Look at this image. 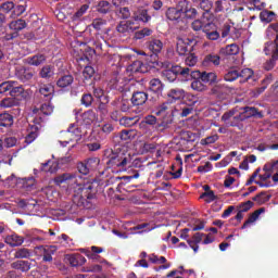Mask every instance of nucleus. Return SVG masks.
Segmentation results:
<instances>
[{"label": "nucleus", "mask_w": 278, "mask_h": 278, "mask_svg": "<svg viewBox=\"0 0 278 278\" xmlns=\"http://www.w3.org/2000/svg\"><path fill=\"white\" fill-rule=\"evenodd\" d=\"M80 176L75 173H63L54 177L55 185H67L74 190L72 202L78 207H87L90 201L97 198V184L92 181H79Z\"/></svg>", "instance_id": "f257e3e1"}, {"label": "nucleus", "mask_w": 278, "mask_h": 278, "mask_svg": "<svg viewBox=\"0 0 278 278\" xmlns=\"http://www.w3.org/2000/svg\"><path fill=\"white\" fill-rule=\"evenodd\" d=\"M104 160L106 167L116 169L117 172H126L127 168L140 167L139 161H132V156L124 148H114L104 150Z\"/></svg>", "instance_id": "f03ea898"}, {"label": "nucleus", "mask_w": 278, "mask_h": 278, "mask_svg": "<svg viewBox=\"0 0 278 278\" xmlns=\"http://www.w3.org/2000/svg\"><path fill=\"white\" fill-rule=\"evenodd\" d=\"M190 68L189 67H181V66H173L162 72V76L168 83H174L177 80L178 76H181L185 79H189Z\"/></svg>", "instance_id": "7ed1b4c3"}, {"label": "nucleus", "mask_w": 278, "mask_h": 278, "mask_svg": "<svg viewBox=\"0 0 278 278\" xmlns=\"http://www.w3.org/2000/svg\"><path fill=\"white\" fill-rule=\"evenodd\" d=\"M53 112L54 105L51 103V101L41 104L39 108L33 109V114L37 115L35 119H33V123H35V125H40L42 122H45V116H51Z\"/></svg>", "instance_id": "20e7f679"}, {"label": "nucleus", "mask_w": 278, "mask_h": 278, "mask_svg": "<svg viewBox=\"0 0 278 278\" xmlns=\"http://www.w3.org/2000/svg\"><path fill=\"white\" fill-rule=\"evenodd\" d=\"M157 101V97L153 96L149 98V93L144 91H134L130 97V103H132L134 106H142L148 102L156 103Z\"/></svg>", "instance_id": "39448f33"}, {"label": "nucleus", "mask_w": 278, "mask_h": 278, "mask_svg": "<svg viewBox=\"0 0 278 278\" xmlns=\"http://www.w3.org/2000/svg\"><path fill=\"white\" fill-rule=\"evenodd\" d=\"M147 48L150 51L152 63L155 64L159 61V54L162 53L163 41L160 39H150L147 42Z\"/></svg>", "instance_id": "423d86ee"}, {"label": "nucleus", "mask_w": 278, "mask_h": 278, "mask_svg": "<svg viewBox=\"0 0 278 278\" xmlns=\"http://www.w3.org/2000/svg\"><path fill=\"white\" fill-rule=\"evenodd\" d=\"M36 72L33 67L17 66L15 67V76L18 81L28 83L31 81Z\"/></svg>", "instance_id": "0eeeda50"}, {"label": "nucleus", "mask_w": 278, "mask_h": 278, "mask_svg": "<svg viewBox=\"0 0 278 278\" xmlns=\"http://www.w3.org/2000/svg\"><path fill=\"white\" fill-rule=\"evenodd\" d=\"M139 26L136 25V22L132 20L123 21L116 25V31L122 34L123 36H129L130 34L135 33Z\"/></svg>", "instance_id": "6e6552de"}, {"label": "nucleus", "mask_w": 278, "mask_h": 278, "mask_svg": "<svg viewBox=\"0 0 278 278\" xmlns=\"http://www.w3.org/2000/svg\"><path fill=\"white\" fill-rule=\"evenodd\" d=\"M179 8L187 20H195L197 16L199 15L198 10L191 7L188 0H180Z\"/></svg>", "instance_id": "1a4fd4ad"}, {"label": "nucleus", "mask_w": 278, "mask_h": 278, "mask_svg": "<svg viewBox=\"0 0 278 278\" xmlns=\"http://www.w3.org/2000/svg\"><path fill=\"white\" fill-rule=\"evenodd\" d=\"M165 15L169 22H179L182 17V10L179 7V2L176 7L167 8Z\"/></svg>", "instance_id": "9d476101"}, {"label": "nucleus", "mask_w": 278, "mask_h": 278, "mask_svg": "<svg viewBox=\"0 0 278 278\" xmlns=\"http://www.w3.org/2000/svg\"><path fill=\"white\" fill-rule=\"evenodd\" d=\"M149 90L154 93V98L159 99L164 90V85L159 78H152L149 81Z\"/></svg>", "instance_id": "9b49d317"}, {"label": "nucleus", "mask_w": 278, "mask_h": 278, "mask_svg": "<svg viewBox=\"0 0 278 278\" xmlns=\"http://www.w3.org/2000/svg\"><path fill=\"white\" fill-rule=\"evenodd\" d=\"M36 249L42 252L43 262H52V255H54L55 251H58V248L55 245H38Z\"/></svg>", "instance_id": "f8f14e48"}, {"label": "nucleus", "mask_w": 278, "mask_h": 278, "mask_svg": "<svg viewBox=\"0 0 278 278\" xmlns=\"http://www.w3.org/2000/svg\"><path fill=\"white\" fill-rule=\"evenodd\" d=\"M38 92L45 98V101L51 102L54 96V86L52 84H43L39 86Z\"/></svg>", "instance_id": "ddd939ff"}, {"label": "nucleus", "mask_w": 278, "mask_h": 278, "mask_svg": "<svg viewBox=\"0 0 278 278\" xmlns=\"http://www.w3.org/2000/svg\"><path fill=\"white\" fill-rule=\"evenodd\" d=\"M65 260L68 261V264L72 267L84 266L87 262L86 257L79 253L68 254L65 256Z\"/></svg>", "instance_id": "4468645a"}, {"label": "nucleus", "mask_w": 278, "mask_h": 278, "mask_svg": "<svg viewBox=\"0 0 278 278\" xmlns=\"http://www.w3.org/2000/svg\"><path fill=\"white\" fill-rule=\"evenodd\" d=\"M191 51L192 46H190L188 41H185L184 39H178V41L176 42V53H178L179 56L189 55Z\"/></svg>", "instance_id": "2eb2a0df"}, {"label": "nucleus", "mask_w": 278, "mask_h": 278, "mask_svg": "<svg viewBox=\"0 0 278 278\" xmlns=\"http://www.w3.org/2000/svg\"><path fill=\"white\" fill-rule=\"evenodd\" d=\"M18 188L25 190L26 192H30L36 188V180L34 177L29 178H18Z\"/></svg>", "instance_id": "dca6fc26"}, {"label": "nucleus", "mask_w": 278, "mask_h": 278, "mask_svg": "<svg viewBox=\"0 0 278 278\" xmlns=\"http://www.w3.org/2000/svg\"><path fill=\"white\" fill-rule=\"evenodd\" d=\"M39 130H40L39 124H35L30 126V128L28 129V135H26L24 140L26 146L31 144L39 137Z\"/></svg>", "instance_id": "f3484780"}, {"label": "nucleus", "mask_w": 278, "mask_h": 278, "mask_svg": "<svg viewBox=\"0 0 278 278\" xmlns=\"http://www.w3.org/2000/svg\"><path fill=\"white\" fill-rule=\"evenodd\" d=\"M241 110H243V112H241L240 114H243V117H245V119H249L251 117L262 119L264 116L263 113L254 106H244Z\"/></svg>", "instance_id": "a211bd4d"}, {"label": "nucleus", "mask_w": 278, "mask_h": 278, "mask_svg": "<svg viewBox=\"0 0 278 278\" xmlns=\"http://www.w3.org/2000/svg\"><path fill=\"white\" fill-rule=\"evenodd\" d=\"M273 177V173L265 172L264 175H258V179L254 181V185H257L260 188H273L275 185L273 181L268 180Z\"/></svg>", "instance_id": "6ab92c4d"}, {"label": "nucleus", "mask_w": 278, "mask_h": 278, "mask_svg": "<svg viewBox=\"0 0 278 278\" xmlns=\"http://www.w3.org/2000/svg\"><path fill=\"white\" fill-rule=\"evenodd\" d=\"M134 22L149 23L151 21V15L149 10L140 8L132 14Z\"/></svg>", "instance_id": "aec40b11"}, {"label": "nucleus", "mask_w": 278, "mask_h": 278, "mask_svg": "<svg viewBox=\"0 0 278 278\" xmlns=\"http://www.w3.org/2000/svg\"><path fill=\"white\" fill-rule=\"evenodd\" d=\"M68 141H63V143L68 144L70 141H77L81 137V131L79 127L75 124H71L67 129Z\"/></svg>", "instance_id": "412c9836"}, {"label": "nucleus", "mask_w": 278, "mask_h": 278, "mask_svg": "<svg viewBox=\"0 0 278 278\" xmlns=\"http://www.w3.org/2000/svg\"><path fill=\"white\" fill-rule=\"evenodd\" d=\"M186 94L187 93L184 89L175 88L168 90L167 98L169 102L175 103L177 101L182 100Z\"/></svg>", "instance_id": "4be33fe9"}, {"label": "nucleus", "mask_w": 278, "mask_h": 278, "mask_svg": "<svg viewBox=\"0 0 278 278\" xmlns=\"http://www.w3.org/2000/svg\"><path fill=\"white\" fill-rule=\"evenodd\" d=\"M46 61H47V56L40 53L25 59V63L31 66L42 65L46 63Z\"/></svg>", "instance_id": "5701e85b"}, {"label": "nucleus", "mask_w": 278, "mask_h": 278, "mask_svg": "<svg viewBox=\"0 0 278 278\" xmlns=\"http://www.w3.org/2000/svg\"><path fill=\"white\" fill-rule=\"evenodd\" d=\"M11 268L22 273H28L29 270H31V263H29L28 261L20 260L11 263Z\"/></svg>", "instance_id": "b1692460"}, {"label": "nucleus", "mask_w": 278, "mask_h": 278, "mask_svg": "<svg viewBox=\"0 0 278 278\" xmlns=\"http://www.w3.org/2000/svg\"><path fill=\"white\" fill-rule=\"evenodd\" d=\"M211 65H220V56L215 53H211L204 56V60H202V66L210 67Z\"/></svg>", "instance_id": "393cba45"}, {"label": "nucleus", "mask_w": 278, "mask_h": 278, "mask_svg": "<svg viewBox=\"0 0 278 278\" xmlns=\"http://www.w3.org/2000/svg\"><path fill=\"white\" fill-rule=\"evenodd\" d=\"M25 242V239L20 235H9L5 237V243L10 244L12 248H17Z\"/></svg>", "instance_id": "a878e982"}, {"label": "nucleus", "mask_w": 278, "mask_h": 278, "mask_svg": "<svg viewBox=\"0 0 278 278\" xmlns=\"http://www.w3.org/2000/svg\"><path fill=\"white\" fill-rule=\"evenodd\" d=\"M266 212V208L261 207L256 211H254L252 214H250V216L248 217V219L244 222L243 226H241V229H245L248 228L251 224L255 223L257 220V218H260L261 214Z\"/></svg>", "instance_id": "bb28decb"}, {"label": "nucleus", "mask_w": 278, "mask_h": 278, "mask_svg": "<svg viewBox=\"0 0 278 278\" xmlns=\"http://www.w3.org/2000/svg\"><path fill=\"white\" fill-rule=\"evenodd\" d=\"M264 52L266 55H270L274 58H278V42L267 41L265 43Z\"/></svg>", "instance_id": "cd10ccee"}, {"label": "nucleus", "mask_w": 278, "mask_h": 278, "mask_svg": "<svg viewBox=\"0 0 278 278\" xmlns=\"http://www.w3.org/2000/svg\"><path fill=\"white\" fill-rule=\"evenodd\" d=\"M27 27V23L25 20L23 18H18L16 21H12L9 24V28L10 30H13L14 33H18L22 31L23 29H25Z\"/></svg>", "instance_id": "c85d7f7f"}, {"label": "nucleus", "mask_w": 278, "mask_h": 278, "mask_svg": "<svg viewBox=\"0 0 278 278\" xmlns=\"http://www.w3.org/2000/svg\"><path fill=\"white\" fill-rule=\"evenodd\" d=\"M201 81L214 86L217 83V74L215 72H202Z\"/></svg>", "instance_id": "c756f323"}, {"label": "nucleus", "mask_w": 278, "mask_h": 278, "mask_svg": "<svg viewBox=\"0 0 278 278\" xmlns=\"http://www.w3.org/2000/svg\"><path fill=\"white\" fill-rule=\"evenodd\" d=\"M40 169L43 173L55 174L59 170V165L58 163L49 160L48 162L41 164Z\"/></svg>", "instance_id": "7c9ffc66"}, {"label": "nucleus", "mask_w": 278, "mask_h": 278, "mask_svg": "<svg viewBox=\"0 0 278 278\" xmlns=\"http://www.w3.org/2000/svg\"><path fill=\"white\" fill-rule=\"evenodd\" d=\"M73 83H74L73 75H63L61 78H58L56 87H60V88L71 87Z\"/></svg>", "instance_id": "2f4dec72"}, {"label": "nucleus", "mask_w": 278, "mask_h": 278, "mask_svg": "<svg viewBox=\"0 0 278 278\" xmlns=\"http://www.w3.org/2000/svg\"><path fill=\"white\" fill-rule=\"evenodd\" d=\"M254 76V71L252 68L245 67L239 71L240 84L248 83Z\"/></svg>", "instance_id": "473e14b6"}, {"label": "nucleus", "mask_w": 278, "mask_h": 278, "mask_svg": "<svg viewBox=\"0 0 278 278\" xmlns=\"http://www.w3.org/2000/svg\"><path fill=\"white\" fill-rule=\"evenodd\" d=\"M14 124L13 115L4 112L0 114V127H12Z\"/></svg>", "instance_id": "72a5a7b5"}, {"label": "nucleus", "mask_w": 278, "mask_h": 278, "mask_svg": "<svg viewBox=\"0 0 278 278\" xmlns=\"http://www.w3.org/2000/svg\"><path fill=\"white\" fill-rule=\"evenodd\" d=\"M143 62L136 60L135 62L130 63L127 67V72L130 74L143 73Z\"/></svg>", "instance_id": "f704fd0d"}, {"label": "nucleus", "mask_w": 278, "mask_h": 278, "mask_svg": "<svg viewBox=\"0 0 278 278\" xmlns=\"http://www.w3.org/2000/svg\"><path fill=\"white\" fill-rule=\"evenodd\" d=\"M94 68L92 66H85L84 71H83V81L85 85H91V83H89L92 77L94 76Z\"/></svg>", "instance_id": "c9c22d12"}, {"label": "nucleus", "mask_w": 278, "mask_h": 278, "mask_svg": "<svg viewBox=\"0 0 278 278\" xmlns=\"http://www.w3.org/2000/svg\"><path fill=\"white\" fill-rule=\"evenodd\" d=\"M97 119V113H94L92 110L85 111L83 113V123L84 125L90 126L92 123Z\"/></svg>", "instance_id": "e433bc0d"}, {"label": "nucleus", "mask_w": 278, "mask_h": 278, "mask_svg": "<svg viewBox=\"0 0 278 278\" xmlns=\"http://www.w3.org/2000/svg\"><path fill=\"white\" fill-rule=\"evenodd\" d=\"M222 54L226 55H237L240 53V47L236 43H231L225 47V49L220 50Z\"/></svg>", "instance_id": "4c0bfd02"}, {"label": "nucleus", "mask_w": 278, "mask_h": 278, "mask_svg": "<svg viewBox=\"0 0 278 278\" xmlns=\"http://www.w3.org/2000/svg\"><path fill=\"white\" fill-rule=\"evenodd\" d=\"M20 104V100L11 97V98H4L2 101H0V106L3 109H12L14 106H17Z\"/></svg>", "instance_id": "58836bf2"}, {"label": "nucleus", "mask_w": 278, "mask_h": 278, "mask_svg": "<svg viewBox=\"0 0 278 278\" xmlns=\"http://www.w3.org/2000/svg\"><path fill=\"white\" fill-rule=\"evenodd\" d=\"M198 2L200 9L204 11V13H202V17H205V15L211 12L214 3L211 0H199Z\"/></svg>", "instance_id": "ea45409f"}, {"label": "nucleus", "mask_w": 278, "mask_h": 278, "mask_svg": "<svg viewBox=\"0 0 278 278\" xmlns=\"http://www.w3.org/2000/svg\"><path fill=\"white\" fill-rule=\"evenodd\" d=\"M13 256L16 260H27V258L31 257V252L26 248H20V249H17L15 254H13Z\"/></svg>", "instance_id": "a19ab883"}, {"label": "nucleus", "mask_w": 278, "mask_h": 278, "mask_svg": "<svg viewBox=\"0 0 278 278\" xmlns=\"http://www.w3.org/2000/svg\"><path fill=\"white\" fill-rule=\"evenodd\" d=\"M90 26L93 27L97 31H103L106 26V20L101 17L94 18Z\"/></svg>", "instance_id": "79ce46f5"}, {"label": "nucleus", "mask_w": 278, "mask_h": 278, "mask_svg": "<svg viewBox=\"0 0 278 278\" xmlns=\"http://www.w3.org/2000/svg\"><path fill=\"white\" fill-rule=\"evenodd\" d=\"M271 195H267L266 191H261L256 197L252 198V201L257 202L258 205H263L270 200Z\"/></svg>", "instance_id": "37998d69"}, {"label": "nucleus", "mask_w": 278, "mask_h": 278, "mask_svg": "<svg viewBox=\"0 0 278 278\" xmlns=\"http://www.w3.org/2000/svg\"><path fill=\"white\" fill-rule=\"evenodd\" d=\"M238 78H240L239 71L236 68L229 70L225 75H224V80L231 83L236 81Z\"/></svg>", "instance_id": "c03bdc74"}, {"label": "nucleus", "mask_w": 278, "mask_h": 278, "mask_svg": "<svg viewBox=\"0 0 278 278\" xmlns=\"http://www.w3.org/2000/svg\"><path fill=\"white\" fill-rule=\"evenodd\" d=\"M153 34L151 28H141L135 33V39L142 40L143 38L150 37Z\"/></svg>", "instance_id": "a18cd8bd"}, {"label": "nucleus", "mask_w": 278, "mask_h": 278, "mask_svg": "<svg viewBox=\"0 0 278 278\" xmlns=\"http://www.w3.org/2000/svg\"><path fill=\"white\" fill-rule=\"evenodd\" d=\"M54 75L53 67L51 65H46L39 71V77L43 79H49Z\"/></svg>", "instance_id": "49530a36"}, {"label": "nucleus", "mask_w": 278, "mask_h": 278, "mask_svg": "<svg viewBox=\"0 0 278 278\" xmlns=\"http://www.w3.org/2000/svg\"><path fill=\"white\" fill-rule=\"evenodd\" d=\"M85 166H87L90 169H96L99 166L100 163V159L99 157H89V159H85L83 162Z\"/></svg>", "instance_id": "de8ad7c7"}, {"label": "nucleus", "mask_w": 278, "mask_h": 278, "mask_svg": "<svg viewBox=\"0 0 278 278\" xmlns=\"http://www.w3.org/2000/svg\"><path fill=\"white\" fill-rule=\"evenodd\" d=\"M111 9H112V5L110 2H108V1L98 2V7H97L98 13L108 14V13H110Z\"/></svg>", "instance_id": "09e8293b"}, {"label": "nucleus", "mask_w": 278, "mask_h": 278, "mask_svg": "<svg viewBox=\"0 0 278 278\" xmlns=\"http://www.w3.org/2000/svg\"><path fill=\"white\" fill-rule=\"evenodd\" d=\"M110 100L104 97V102H100L97 106V113L100 114L101 117H105L108 114V104Z\"/></svg>", "instance_id": "8fccbe9b"}, {"label": "nucleus", "mask_w": 278, "mask_h": 278, "mask_svg": "<svg viewBox=\"0 0 278 278\" xmlns=\"http://www.w3.org/2000/svg\"><path fill=\"white\" fill-rule=\"evenodd\" d=\"M4 187L10 189V188H15L16 185H18L20 182V178H16V176L14 174H12L11 176L7 177L4 180Z\"/></svg>", "instance_id": "3c124183"}, {"label": "nucleus", "mask_w": 278, "mask_h": 278, "mask_svg": "<svg viewBox=\"0 0 278 278\" xmlns=\"http://www.w3.org/2000/svg\"><path fill=\"white\" fill-rule=\"evenodd\" d=\"M185 100V103L189 106L192 108L195 105V103L199 102V98L193 94V93H186L185 97L182 98Z\"/></svg>", "instance_id": "603ef678"}, {"label": "nucleus", "mask_w": 278, "mask_h": 278, "mask_svg": "<svg viewBox=\"0 0 278 278\" xmlns=\"http://www.w3.org/2000/svg\"><path fill=\"white\" fill-rule=\"evenodd\" d=\"M111 84V88H113L114 90L118 91V92H125V84L124 81H121L119 78H115L113 80L110 81Z\"/></svg>", "instance_id": "864d4df0"}, {"label": "nucleus", "mask_w": 278, "mask_h": 278, "mask_svg": "<svg viewBox=\"0 0 278 278\" xmlns=\"http://www.w3.org/2000/svg\"><path fill=\"white\" fill-rule=\"evenodd\" d=\"M13 85H18V83H16L14 80L0 83V94H4L7 92H10V89H12Z\"/></svg>", "instance_id": "5fc2aeb1"}, {"label": "nucleus", "mask_w": 278, "mask_h": 278, "mask_svg": "<svg viewBox=\"0 0 278 278\" xmlns=\"http://www.w3.org/2000/svg\"><path fill=\"white\" fill-rule=\"evenodd\" d=\"M23 92H25V89H23V86H18V84H13L12 88L9 90V94L12 98L20 97Z\"/></svg>", "instance_id": "6e6d98bb"}, {"label": "nucleus", "mask_w": 278, "mask_h": 278, "mask_svg": "<svg viewBox=\"0 0 278 278\" xmlns=\"http://www.w3.org/2000/svg\"><path fill=\"white\" fill-rule=\"evenodd\" d=\"M247 119L243 117V114L239 113V115H233V117L226 124L227 127H237L241 122Z\"/></svg>", "instance_id": "4d7b16f0"}, {"label": "nucleus", "mask_w": 278, "mask_h": 278, "mask_svg": "<svg viewBox=\"0 0 278 278\" xmlns=\"http://www.w3.org/2000/svg\"><path fill=\"white\" fill-rule=\"evenodd\" d=\"M201 200H204L206 203H211L213 201L217 200V197L215 195L214 191H204L200 195Z\"/></svg>", "instance_id": "13d9d810"}, {"label": "nucleus", "mask_w": 278, "mask_h": 278, "mask_svg": "<svg viewBox=\"0 0 278 278\" xmlns=\"http://www.w3.org/2000/svg\"><path fill=\"white\" fill-rule=\"evenodd\" d=\"M119 123L124 127H131V126H135L137 124V117L123 116L119 119Z\"/></svg>", "instance_id": "bf43d9fd"}, {"label": "nucleus", "mask_w": 278, "mask_h": 278, "mask_svg": "<svg viewBox=\"0 0 278 278\" xmlns=\"http://www.w3.org/2000/svg\"><path fill=\"white\" fill-rule=\"evenodd\" d=\"M274 16H275V13L273 11L265 10V11L260 13L261 22H266V23L273 22Z\"/></svg>", "instance_id": "052dcab7"}, {"label": "nucleus", "mask_w": 278, "mask_h": 278, "mask_svg": "<svg viewBox=\"0 0 278 278\" xmlns=\"http://www.w3.org/2000/svg\"><path fill=\"white\" fill-rule=\"evenodd\" d=\"M81 105L86 106L87 109L91 108L93 103V97L91 93H84L80 100Z\"/></svg>", "instance_id": "680f3d73"}, {"label": "nucleus", "mask_w": 278, "mask_h": 278, "mask_svg": "<svg viewBox=\"0 0 278 278\" xmlns=\"http://www.w3.org/2000/svg\"><path fill=\"white\" fill-rule=\"evenodd\" d=\"M130 108H131L130 101L126 99H122L119 104H117L116 106V109L123 113L129 112Z\"/></svg>", "instance_id": "e2e57ef3"}, {"label": "nucleus", "mask_w": 278, "mask_h": 278, "mask_svg": "<svg viewBox=\"0 0 278 278\" xmlns=\"http://www.w3.org/2000/svg\"><path fill=\"white\" fill-rule=\"evenodd\" d=\"M191 88L197 92H204L207 87L202 83V80H193L191 83Z\"/></svg>", "instance_id": "0e129e2a"}, {"label": "nucleus", "mask_w": 278, "mask_h": 278, "mask_svg": "<svg viewBox=\"0 0 278 278\" xmlns=\"http://www.w3.org/2000/svg\"><path fill=\"white\" fill-rule=\"evenodd\" d=\"M205 25L206 24L202 22V20L198 18L192 22L191 28L193 29V31H201L203 27H205Z\"/></svg>", "instance_id": "69168bd1"}, {"label": "nucleus", "mask_w": 278, "mask_h": 278, "mask_svg": "<svg viewBox=\"0 0 278 278\" xmlns=\"http://www.w3.org/2000/svg\"><path fill=\"white\" fill-rule=\"evenodd\" d=\"M186 65L189 67L195 66L198 63V56H195L194 53L188 54V56L185 60Z\"/></svg>", "instance_id": "338daca9"}, {"label": "nucleus", "mask_w": 278, "mask_h": 278, "mask_svg": "<svg viewBox=\"0 0 278 278\" xmlns=\"http://www.w3.org/2000/svg\"><path fill=\"white\" fill-rule=\"evenodd\" d=\"M276 168H278V160L276 162H273L263 166V170L265 173H270V174H273L274 169Z\"/></svg>", "instance_id": "774afa93"}]
</instances>
